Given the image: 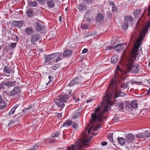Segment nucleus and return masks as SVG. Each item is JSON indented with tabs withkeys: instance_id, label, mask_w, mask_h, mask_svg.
I'll list each match as a JSON object with an SVG mask.
<instances>
[{
	"instance_id": "1",
	"label": "nucleus",
	"mask_w": 150,
	"mask_h": 150,
	"mask_svg": "<svg viewBox=\"0 0 150 150\" xmlns=\"http://www.w3.org/2000/svg\"><path fill=\"white\" fill-rule=\"evenodd\" d=\"M139 47L137 45L134 44L133 47V49L131 52V56L129 57L127 60V63L126 67L128 70L130 72L136 74L138 72L139 65L134 62V59L138 54V49Z\"/></svg>"
},
{
	"instance_id": "2",
	"label": "nucleus",
	"mask_w": 150,
	"mask_h": 150,
	"mask_svg": "<svg viewBox=\"0 0 150 150\" xmlns=\"http://www.w3.org/2000/svg\"><path fill=\"white\" fill-rule=\"evenodd\" d=\"M124 72L123 70L120 69L119 66L117 67V70L115 71L114 77L112 79L110 83V86L115 90L117 87V81L122 79H124L122 76Z\"/></svg>"
},
{
	"instance_id": "3",
	"label": "nucleus",
	"mask_w": 150,
	"mask_h": 150,
	"mask_svg": "<svg viewBox=\"0 0 150 150\" xmlns=\"http://www.w3.org/2000/svg\"><path fill=\"white\" fill-rule=\"evenodd\" d=\"M150 28V22H148L144 27L140 33L139 38L136 40L134 44L140 47L141 42L144 38L147 32L149 30V28Z\"/></svg>"
},
{
	"instance_id": "4",
	"label": "nucleus",
	"mask_w": 150,
	"mask_h": 150,
	"mask_svg": "<svg viewBox=\"0 0 150 150\" xmlns=\"http://www.w3.org/2000/svg\"><path fill=\"white\" fill-rule=\"evenodd\" d=\"M59 52H57L45 56V63L47 65H50L54 61V58L59 54Z\"/></svg>"
},
{
	"instance_id": "5",
	"label": "nucleus",
	"mask_w": 150,
	"mask_h": 150,
	"mask_svg": "<svg viewBox=\"0 0 150 150\" xmlns=\"http://www.w3.org/2000/svg\"><path fill=\"white\" fill-rule=\"evenodd\" d=\"M40 38V35L38 33H35L32 35L31 37V41L33 44H35V42L38 41Z\"/></svg>"
},
{
	"instance_id": "6",
	"label": "nucleus",
	"mask_w": 150,
	"mask_h": 150,
	"mask_svg": "<svg viewBox=\"0 0 150 150\" xmlns=\"http://www.w3.org/2000/svg\"><path fill=\"white\" fill-rule=\"evenodd\" d=\"M81 81L78 77H75L71 81L70 83L68 84L69 86H71L76 84H80L81 83Z\"/></svg>"
},
{
	"instance_id": "7",
	"label": "nucleus",
	"mask_w": 150,
	"mask_h": 150,
	"mask_svg": "<svg viewBox=\"0 0 150 150\" xmlns=\"http://www.w3.org/2000/svg\"><path fill=\"white\" fill-rule=\"evenodd\" d=\"M135 136L132 133H129L125 137L126 142L129 143L133 142Z\"/></svg>"
},
{
	"instance_id": "8",
	"label": "nucleus",
	"mask_w": 150,
	"mask_h": 150,
	"mask_svg": "<svg viewBox=\"0 0 150 150\" xmlns=\"http://www.w3.org/2000/svg\"><path fill=\"white\" fill-rule=\"evenodd\" d=\"M54 102L60 108H62L64 106V102L62 100H60L59 98L55 99Z\"/></svg>"
},
{
	"instance_id": "9",
	"label": "nucleus",
	"mask_w": 150,
	"mask_h": 150,
	"mask_svg": "<svg viewBox=\"0 0 150 150\" xmlns=\"http://www.w3.org/2000/svg\"><path fill=\"white\" fill-rule=\"evenodd\" d=\"M23 21H14L13 22V27L20 28L23 26Z\"/></svg>"
},
{
	"instance_id": "10",
	"label": "nucleus",
	"mask_w": 150,
	"mask_h": 150,
	"mask_svg": "<svg viewBox=\"0 0 150 150\" xmlns=\"http://www.w3.org/2000/svg\"><path fill=\"white\" fill-rule=\"evenodd\" d=\"M21 88L18 86L15 87L13 90L11 92L10 95L11 96H13L20 92Z\"/></svg>"
},
{
	"instance_id": "11",
	"label": "nucleus",
	"mask_w": 150,
	"mask_h": 150,
	"mask_svg": "<svg viewBox=\"0 0 150 150\" xmlns=\"http://www.w3.org/2000/svg\"><path fill=\"white\" fill-rule=\"evenodd\" d=\"M124 79H122L121 80H120L118 81V84L123 89H126L127 88L128 86L127 83H124Z\"/></svg>"
},
{
	"instance_id": "12",
	"label": "nucleus",
	"mask_w": 150,
	"mask_h": 150,
	"mask_svg": "<svg viewBox=\"0 0 150 150\" xmlns=\"http://www.w3.org/2000/svg\"><path fill=\"white\" fill-rule=\"evenodd\" d=\"M35 29L37 32L40 31L44 28V26L38 22H36L35 24Z\"/></svg>"
},
{
	"instance_id": "13",
	"label": "nucleus",
	"mask_w": 150,
	"mask_h": 150,
	"mask_svg": "<svg viewBox=\"0 0 150 150\" xmlns=\"http://www.w3.org/2000/svg\"><path fill=\"white\" fill-rule=\"evenodd\" d=\"M70 96L67 94H62L60 95L59 98L60 100H62L64 103H66L67 102V100L69 98Z\"/></svg>"
},
{
	"instance_id": "14",
	"label": "nucleus",
	"mask_w": 150,
	"mask_h": 150,
	"mask_svg": "<svg viewBox=\"0 0 150 150\" xmlns=\"http://www.w3.org/2000/svg\"><path fill=\"white\" fill-rule=\"evenodd\" d=\"M77 7L79 10L81 11L85 10L86 9V6L83 3L79 4Z\"/></svg>"
},
{
	"instance_id": "15",
	"label": "nucleus",
	"mask_w": 150,
	"mask_h": 150,
	"mask_svg": "<svg viewBox=\"0 0 150 150\" xmlns=\"http://www.w3.org/2000/svg\"><path fill=\"white\" fill-rule=\"evenodd\" d=\"M126 43L124 44L123 43L119 44L114 46L115 50L118 52H120V50L123 48V45H126Z\"/></svg>"
},
{
	"instance_id": "16",
	"label": "nucleus",
	"mask_w": 150,
	"mask_h": 150,
	"mask_svg": "<svg viewBox=\"0 0 150 150\" xmlns=\"http://www.w3.org/2000/svg\"><path fill=\"white\" fill-rule=\"evenodd\" d=\"M12 67L5 66L3 69L4 72L6 74H10L12 72Z\"/></svg>"
},
{
	"instance_id": "17",
	"label": "nucleus",
	"mask_w": 150,
	"mask_h": 150,
	"mask_svg": "<svg viewBox=\"0 0 150 150\" xmlns=\"http://www.w3.org/2000/svg\"><path fill=\"white\" fill-rule=\"evenodd\" d=\"M25 33L28 35H31L34 33V30L32 29L30 27H28L25 30Z\"/></svg>"
},
{
	"instance_id": "18",
	"label": "nucleus",
	"mask_w": 150,
	"mask_h": 150,
	"mask_svg": "<svg viewBox=\"0 0 150 150\" xmlns=\"http://www.w3.org/2000/svg\"><path fill=\"white\" fill-rule=\"evenodd\" d=\"M48 7L49 8H52L54 6V0H46Z\"/></svg>"
},
{
	"instance_id": "19",
	"label": "nucleus",
	"mask_w": 150,
	"mask_h": 150,
	"mask_svg": "<svg viewBox=\"0 0 150 150\" xmlns=\"http://www.w3.org/2000/svg\"><path fill=\"white\" fill-rule=\"evenodd\" d=\"M72 52V50H70L67 49L64 50L63 54L65 57H69L71 54Z\"/></svg>"
},
{
	"instance_id": "20",
	"label": "nucleus",
	"mask_w": 150,
	"mask_h": 150,
	"mask_svg": "<svg viewBox=\"0 0 150 150\" xmlns=\"http://www.w3.org/2000/svg\"><path fill=\"white\" fill-rule=\"evenodd\" d=\"M104 16L103 15L100 13H98L97 16L96 18V20L97 22H99L104 18Z\"/></svg>"
},
{
	"instance_id": "21",
	"label": "nucleus",
	"mask_w": 150,
	"mask_h": 150,
	"mask_svg": "<svg viewBox=\"0 0 150 150\" xmlns=\"http://www.w3.org/2000/svg\"><path fill=\"white\" fill-rule=\"evenodd\" d=\"M4 85L7 86L8 88L13 87L15 84V81H9L4 82Z\"/></svg>"
},
{
	"instance_id": "22",
	"label": "nucleus",
	"mask_w": 150,
	"mask_h": 150,
	"mask_svg": "<svg viewBox=\"0 0 150 150\" xmlns=\"http://www.w3.org/2000/svg\"><path fill=\"white\" fill-rule=\"evenodd\" d=\"M133 17L131 16H126L124 17V20L127 22H130L133 21Z\"/></svg>"
},
{
	"instance_id": "23",
	"label": "nucleus",
	"mask_w": 150,
	"mask_h": 150,
	"mask_svg": "<svg viewBox=\"0 0 150 150\" xmlns=\"http://www.w3.org/2000/svg\"><path fill=\"white\" fill-rule=\"evenodd\" d=\"M27 16L29 17H32L34 13L33 10L31 8L28 9L27 11Z\"/></svg>"
},
{
	"instance_id": "24",
	"label": "nucleus",
	"mask_w": 150,
	"mask_h": 150,
	"mask_svg": "<svg viewBox=\"0 0 150 150\" xmlns=\"http://www.w3.org/2000/svg\"><path fill=\"white\" fill-rule=\"evenodd\" d=\"M28 3L29 6L32 7H35L38 5V3L36 1L33 2L31 1H28Z\"/></svg>"
},
{
	"instance_id": "25",
	"label": "nucleus",
	"mask_w": 150,
	"mask_h": 150,
	"mask_svg": "<svg viewBox=\"0 0 150 150\" xmlns=\"http://www.w3.org/2000/svg\"><path fill=\"white\" fill-rule=\"evenodd\" d=\"M130 103L131 109L132 108H137L138 105L137 104V101L136 100H132L131 102Z\"/></svg>"
},
{
	"instance_id": "26",
	"label": "nucleus",
	"mask_w": 150,
	"mask_h": 150,
	"mask_svg": "<svg viewBox=\"0 0 150 150\" xmlns=\"http://www.w3.org/2000/svg\"><path fill=\"white\" fill-rule=\"evenodd\" d=\"M118 56L117 55H113L111 58V62L112 63H116L118 60Z\"/></svg>"
},
{
	"instance_id": "27",
	"label": "nucleus",
	"mask_w": 150,
	"mask_h": 150,
	"mask_svg": "<svg viewBox=\"0 0 150 150\" xmlns=\"http://www.w3.org/2000/svg\"><path fill=\"white\" fill-rule=\"evenodd\" d=\"M6 103L5 101L3 100L2 99L0 101V108L3 109L6 108Z\"/></svg>"
},
{
	"instance_id": "28",
	"label": "nucleus",
	"mask_w": 150,
	"mask_h": 150,
	"mask_svg": "<svg viewBox=\"0 0 150 150\" xmlns=\"http://www.w3.org/2000/svg\"><path fill=\"white\" fill-rule=\"evenodd\" d=\"M72 121L70 120H67L63 125V127H68L71 125Z\"/></svg>"
},
{
	"instance_id": "29",
	"label": "nucleus",
	"mask_w": 150,
	"mask_h": 150,
	"mask_svg": "<svg viewBox=\"0 0 150 150\" xmlns=\"http://www.w3.org/2000/svg\"><path fill=\"white\" fill-rule=\"evenodd\" d=\"M118 141L121 145H124L125 142V139L123 137L118 138Z\"/></svg>"
},
{
	"instance_id": "30",
	"label": "nucleus",
	"mask_w": 150,
	"mask_h": 150,
	"mask_svg": "<svg viewBox=\"0 0 150 150\" xmlns=\"http://www.w3.org/2000/svg\"><path fill=\"white\" fill-rule=\"evenodd\" d=\"M18 104H16L14 106L11 110L10 112L8 113V114L10 115L13 114L15 112V110L18 106Z\"/></svg>"
},
{
	"instance_id": "31",
	"label": "nucleus",
	"mask_w": 150,
	"mask_h": 150,
	"mask_svg": "<svg viewBox=\"0 0 150 150\" xmlns=\"http://www.w3.org/2000/svg\"><path fill=\"white\" fill-rule=\"evenodd\" d=\"M59 55V56L57 58L55 62H56L59 61H60L64 57V54H62V53L60 54V53L58 55Z\"/></svg>"
},
{
	"instance_id": "32",
	"label": "nucleus",
	"mask_w": 150,
	"mask_h": 150,
	"mask_svg": "<svg viewBox=\"0 0 150 150\" xmlns=\"http://www.w3.org/2000/svg\"><path fill=\"white\" fill-rule=\"evenodd\" d=\"M81 114V112L79 110H78L77 112L75 113L72 116V118L74 119H76L78 118Z\"/></svg>"
},
{
	"instance_id": "33",
	"label": "nucleus",
	"mask_w": 150,
	"mask_h": 150,
	"mask_svg": "<svg viewBox=\"0 0 150 150\" xmlns=\"http://www.w3.org/2000/svg\"><path fill=\"white\" fill-rule=\"evenodd\" d=\"M124 103L125 107L129 109H131V103H129V101H124Z\"/></svg>"
},
{
	"instance_id": "34",
	"label": "nucleus",
	"mask_w": 150,
	"mask_h": 150,
	"mask_svg": "<svg viewBox=\"0 0 150 150\" xmlns=\"http://www.w3.org/2000/svg\"><path fill=\"white\" fill-rule=\"evenodd\" d=\"M128 24L127 22H124L122 24V29L125 30H126L128 28Z\"/></svg>"
},
{
	"instance_id": "35",
	"label": "nucleus",
	"mask_w": 150,
	"mask_h": 150,
	"mask_svg": "<svg viewBox=\"0 0 150 150\" xmlns=\"http://www.w3.org/2000/svg\"><path fill=\"white\" fill-rule=\"evenodd\" d=\"M141 11L140 10H136L134 11V15L135 18L137 17V15L141 13Z\"/></svg>"
},
{
	"instance_id": "36",
	"label": "nucleus",
	"mask_w": 150,
	"mask_h": 150,
	"mask_svg": "<svg viewBox=\"0 0 150 150\" xmlns=\"http://www.w3.org/2000/svg\"><path fill=\"white\" fill-rule=\"evenodd\" d=\"M124 103H120L118 105V109L119 110L122 111L124 109Z\"/></svg>"
},
{
	"instance_id": "37",
	"label": "nucleus",
	"mask_w": 150,
	"mask_h": 150,
	"mask_svg": "<svg viewBox=\"0 0 150 150\" xmlns=\"http://www.w3.org/2000/svg\"><path fill=\"white\" fill-rule=\"evenodd\" d=\"M112 136H113V134L112 133H110L108 134V137L109 140L111 142H114V141H113V139H112Z\"/></svg>"
},
{
	"instance_id": "38",
	"label": "nucleus",
	"mask_w": 150,
	"mask_h": 150,
	"mask_svg": "<svg viewBox=\"0 0 150 150\" xmlns=\"http://www.w3.org/2000/svg\"><path fill=\"white\" fill-rule=\"evenodd\" d=\"M144 137H150V132L146 131L144 133Z\"/></svg>"
},
{
	"instance_id": "39",
	"label": "nucleus",
	"mask_w": 150,
	"mask_h": 150,
	"mask_svg": "<svg viewBox=\"0 0 150 150\" xmlns=\"http://www.w3.org/2000/svg\"><path fill=\"white\" fill-rule=\"evenodd\" d=\"M89 27L88 25H87L86 24H83L81 25V27L82 28L84 29V30H86V29H87Z\"/></svg>"
},
{
	"instance_id": "40",
	"label": "nucleus",
	"mask_w": 150,
	"mask_h": 150,
	"mask_svg": "<svg viewBox=\"0 0 150 150\" xmlns=\"http://www.w3.org/2000/svg\"><path fill=\"white\" fill-rule=\"evenodd\" d=\"M144 137V134L143 133H140L139 134H137L136 135V137L138 138H141L143 137Z\"/></svg>"
},
{
	"instance_id": "41",
	"label": "nucleus",
	"mask_w": 150,
	"mask_h": 150,
	"mask_svg": "<svg viewBox=\"0 0 150 150\" xmlns=\"http://www.w3.org/2000/svg\"><path fill=\"white\" fill-rule=\"evenodd\" d=\"M33 147L31 148L30 149H28L27 150H35L38 147V146L36 144H34L33 146Z\"/></svg>"
},
{
	"instance_id": "42",
	"label": "nucleus",
	"mask_w": 150,
	"mask_h": 150,
	"mask_svg": "<svg viewBox=\"0 0 150 150\" xmlns=\"http://www.w3.org/2000/svg\"><path fill=\"white\" fill-rule=\"evenodd\" d=\"M59 133L58 132H56L54 133H53L52 135V137H58V136H59Z\"/></svg>"
},
{
	"instance_id": "43",
	"label": "nucleus",
	"mask_w": 150,
	"mask_h": 150,
	"mask_svg": "<svg viewBox=\"0 0 150 150\" xmlns=\"http://www.w3.org/2000/svg\"><path fill=\"white\" fill-rule=\"evenodd\" d=\"M60 64H57L55 65V66L52 67V69L54 70H56L57 69L59 68L60 67Z\"/></svg>"
},
{
	"instance_id": "44",
	"label": "nucleus",
	"mask_w": 150,
	"mask_h": 150,
	"mask_svg": "<svg viewBox=\"0 0 150 150\" xmlns=\"http://www.w3.org/2000/svg\"><path fill=\"white\" fill-rule=\"evenodd\" d=\"M93 33H91V32H88L87 33L86 35H85L84 37L85 38H86L88 37V36H92L93 35Z\"/></svg>"
},
{
	"instance_id": "45",
	"label": "nucleus",
	"mask_w": 150,
	"mask_h": 150,
	"mask_svg": "<svg viewBox=\"0 0 150 150\" xmlns=\"http://www.w3.org/2000/svg\"><path fill=\"white\" fill-rule=\"evenodd\" d=\"M113 49H114V46H106L105 48V50H109Z\"/></svg>"
},
{
	"instance_id": "46",
	"label": "nucleus",
	"mask_w": 150,
	"mask_h": 150,
	"mask_svg": "<svg viewBox=\"0 0 150 150\" xmlns=\"http://www.w3.org/2000/svg\"><path fill=\"white\" fill-rule=\"evenodd\" d=\"M16 43H11L10 45L11 47L13 49L16 47Z\"/></svg>"
},
{
	"instance_id": "47",
	"label": "nucleus",
	"mask_w": 150,
	"mask_h": 150,
	"mask_svg": "<svg viewBox=\"0 0 150 150\" xmlns=\"http://www.w3.org/2000/svg\"><path fill=\"white\" fill-rule=\"evenodd\" d=\"M71 125H72L73 127L74 128H76L78 127V125L75 122H72Z\"/></svg>"
},
{
	"instance_id": "48",
	"label": "nucleus",
	"mask_w": 150,
	"mask_h": 150,
	"mask_svg": "<svg viewBox=\"0 0 150 150\" xmlns=\"http://www.w3.org/2000/svg\"><path fill=\"white\" fill-rule=\"evenodd\" d=\"M87 4H90L92 3V0H83Z\"/></svg>"
},
{
	"instance_id": "49",
	"label": "nucleus",
	"mask_w": 150,
	"mask_h": 150,
	"mask_svg": "<svg viewBox=\"0 0 150 150\" xmlns=\"http://www.w3.org/2000/svg\"><path fill=\"white\" fill-rule=\"evenodd\" d=\"M49 81L48 83H46L47 85H48V84L50 82L52 81L53 79V77L52 76H49Z\"/></svg>"
},
{
	"instance_id": "50",
	"label": "nucleus",
	"mask_w": 150,
	"mask_h": 150,
	"mask_svg": "<svg viewBox=\"0 0 150 150\" xmlns=\"http://www.w3.org/2000/svg\"><path fill=\"white\" fill-rule=\"evenodd\" d=\"M14 122L13 120H11V122L8 123V126L9 127H11L14 124Z\"/></svg>"
},
{
	"instance_id": "51",
	"label": "nucleus",
	"mask_w": 150,
	"mask_h": 150,
	"mask_svg": "<svg viewBox=\"0 0 150 150\" xmlns=\"http://www.w3.org/2000/svg\"><path fill=\"white\" fill-rule=\"evenodd\" d=\"M32 107V105H30L28 106V107L25 109L23 110V111H25L26 110H29Z\"/></svg>"
},
{
	"instance_id": "52",
	"label": "nucleus",
	"mask_w": 150,
	"mask_h": 150,
	"mask_svg": "<svg viewBox=\"0 0 150 150\" xmlns=\"http://www.w3.org/2000/svg\"><path fill=\"white\" fill-rule=\"evenodd\" d=\"M133 83L134 84H141L142 83V81H133Z\"/></svg>"
},
{
	"instance_id": "53",
	"label": "nucleus",
	"mask_w": 150,
	"mask_h": 150,
	"mask_svg": "<svg viewBox=\"0 0 150 150\" xmlns=\"http://www.w3.org/2000/svg\"><path fill=\"white\" fill-rule=\"evenodd\" d=\"M73 99L75 100L76 101H79L80 100V99L77 98L75 96H74L73 97Z\"/></svg>"
},
{
	"instance_id": "54",
	"label": "nucleus",
	"mask_w": 150,
	"mask_h": 150,
	"mask_svg": "<svg viewBox=\"0 0 150 150\" xmlns=\"http://www.w3.org/2000/svg\"><path fill=\"white\" fill-rule=\"evenodd\" d=\"M117 9V7L115 6H113L112 7V11H116Z\"/></svg>"
},
{
	"instance_id": "55",
	"label": "nucleus",
	"mask_w": 150,
	"mask_h": 150,
	"mask_svg": "<svg viewBox=\"0 0 150 150\" xmlns=\"http://www.w3.org/2000/svg\"><path fill=\"white\" fill-rule=\"evenodd\" d=\"M57 116L58 117V119H61L62 118V115L60 113H58Z\"/></svg>"
},
{
	"instance_id": "56",
	"label": "nucleus",
	"mask_w": 150,
	"mask_h": 150,
	"mask_svg": "<svg viewBox=\"0 0 150 150\" xmlns=\"http://www.w3.org/2000/svg\"><path fill=\"white\" fill-rule=\"evenodd\" d=\"M88 51V50L86 48L84 49L82 51V53H86Z\"/></svg>"
},
{
	"instance_id": "57",
	"label": "nucleus",
	"mask_w": 150,
	"mask_h": 150,
	"mask_svg": "<svg viewBox=\"0 0 150 150\" xmlns=\"http://www.w3.org/2000/svg\"><path fill=\"white\" fill-rule=\"evenodd\" d=\"M90 12H91L90 10H87L86 11V13L87 15H90Z\"/></svg>"
},
{
	"instance_id": "58",
	"label": "nucleus",
	"mask_w": 150,
	"mask_h": 150,
	"mask_svg": "<svg viewBox=\"0 0 150 150\" xmlns=\"http://www.w3.org/2000/svg\"><path fill=\"white\" fill-rule=\"evenodd\" d=\"M109 4L112 6H114L115 5L114 2L112 1H110Z\"/></svg>"
},
{
	"instance_id": "59",
	"label": "nucleus",
	"mask_w": 150,
	"mask_h": 150,
	"mask_svg": "<svg viewBox=\"0 0 150 150\" xmlns=\"http://www.w3.org/2000/svg\"><path fill=\"white\" fill-rule=\"evenodd\" d=\"M107 144V143L105 142H101V145L102 146H105Z\"/></svg>"
},
{
	"instance_id": "60",
	"label": "nucleus",
	"mask_w": 150,
	"mask_h": 150,
	"mask_svg": "<svg viewBox=\"0 0 150 150\" xmlns=\"http://www.w3.org/2000/svg\"><path fill=\"white\" fill-rule=\"evenodd\" d=\"M65 147L63 148H59L57 149V150H63L65 149Z\"/></svg>"
},
{
	"instance_id": "61",
	"label": "nucleus",
	"mask_w": 150,
	"mask_h": 150,
	"mask_svg": "<svg viewBox=\"0 0 150 150\" xmlns=\"http://www.w3.org/2000/svg\"><path fill=\"white\" fill-rule=\"evenodd\" d=\"M3 93H4L5 94H6L7 95L8 94V93H9V92L6 91H4Z\"/></svg>"
},
{
	"instance_id": "62",
	"label": "nucleus",
	"mask_w": 150,
	"mask_h": 150,
	"mask_svg": "<svg viewBox=\"0 0 150 150\" xmlns=\"http://www.w3.org/2000/svg\"><path fill=\"white\" fill-rule=\"evenodd\" d=\"M62 19V17L61 16H60L59 17V21H61Z\"/></svg>"
},
{
	"instance_id": "63",
	"label": "nucleus",
	"mask_w": 150,
	"mask_h": 150,
	"mask_svg": "<svg viewBox=\"0 0 150 150\" xmlns=\"http://www.w3.org/2000/svg\"><path fill=\"white\" fill-rule=\"evenodd\" d=\"M93 100V99H91V100H88L86 101V103H87L91 102Z\"/></svg>"
},
{
	"instance_id": "64",
	"label": "nucleus",
	"mask_w": 150,
	"mask_h": 150,
	"mask_svg": "<svg viewBox=\"0 0 150 150\" xmlns=\"http://www.w3.org/2000/svg\"><path fill=\"white\" fill-rule=\"evenodd\" d=\"M147 93L150 94V88H149V90L147 91Z\"/></svg>"
}]
</instances>
